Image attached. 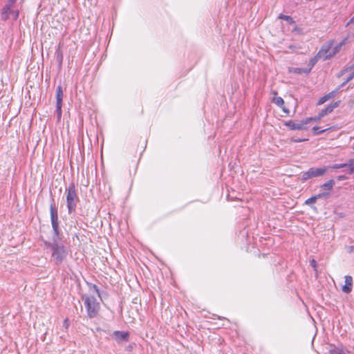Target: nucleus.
Returning <instances> with one entry per match:
<instances>
[{
  "label": "nucleus",
  "instance_id": "obj_1",
  "mask_svg": "<svg viewBox=\"0 0 354 354\" xmlns=\"http://www.w3.org/2000/svg\"><path fill=\"white\" fill-rule=\"evenodd\" d=\"M46 246L52 250V258L56 264L61 263L67 255L65 248L58 243H46Z\"/></svg>",
  "mask_w": 354,
  "mask_h": 354
},
{
  "label": "nucleus",
  "instance_id": "obj_2",
  "mask_svg": "<svg viewBox=\"0 0 354 354\" xmlns=\"http://www.w3.org/2000/svg\"><path fill=\"white\" fill-rule=\"evenodd\" d=\"M84 306L87 310L88 316L90 318L95 317L100 309V303L93 295H86L82 297Z\"/></svg>",
  "mask_w": 354,
  "mask_h": 354
},
{
  "label": "nucleus",
  "instance_id": "obj_3",
  "mask_svg": "<svg viewBox=\"0 0 354 354\" xmlns=\"http://www.w3.org/2000/svg\"><path fill=\"white\" fill-rule=\"evenodd\" d=\"M65 194L68 212L71 213L75 211L77 203L79 201L74 183H71L66 189Z\"/></svg>",
  "mask_w": 354,
  "mask_h": 354
},
{
  "label": "nucleus",
  "instance_id": "obj_4",
  "mask_svg": "<svg viewBox=\"0 0 354 354\" xmlns=\"http://www.w3.org/2000/svg\"><path fill=\"white\" fill-rule=\"evenodd\" d=\"M328 167H319V168H317V167L310 168L307 171L303 173L302 176H301V180L305 181L311 178L323 176L328 171Z\"/></svg>",
  "mask_w": 354,
  "mask_h": 354
},
{
  "label": "nucleus",
  "instance_id": "obj_5",
  "mask_svg": "<svg viewBox=\"0 0 354 354\" xmlns=\"http://www.w3.org/2000/svg\"><path fill=\"white\" fill-rule=\"evenodd\" d=\"M50 220H51L52 226H53L55 233L56 234H58V227H59L57 211L55 207L54 206V205H53V204L50 205Z\"/></svg>",
  "mask_w": 354,
  "mask_h": 354
},
{
  "label": "nucleus",
  "instance_id": "obj_6",
  "mask_svg": "<svg viewBox=\"0 0 354 354\" xmlns=\"http://www.w3.org/2000/svg\"><path fill=\"white\" fill-rule=\"evenodd\" d=\"M332 46L330 44L324 45L320 50L317 54V57H319L320 59H323L324 60H326L330 59V57H325V55H328L332 54Z\"/></svg>",
  "mask_w": 354,
  "mask_h": 354
},
{
  "label": "nucleus",
  "instance_id": "obj_7",
  "mask_svg": "<svg viewBox=\"0 0 354 354\" xmlns=\"http://www.w3.org/2000/svg\"><path fill=\"white\" fill-rule=\"evenodd\" d=\"M353 288V278L347 275L345 277V285L342 287V291L345 293L351 292Z\"/></svg>",
  "mask_w": 354,
  "mask_h": 354
},
{
  "label": "nucleus",
  "instance_id": "obj_8",
  "mask_svg": "<svg viewBox=\"0 0 354 354\" xmlns=\"http://www.w3.org/2000/svg\"><path fill=\"white\" fill-rule=\"evenodd\" d=\"M339 101L335 102L333 104L328 105L324 109L322 110L319 113V118H323L327 114L331 113L335 108L338 106Z\"/></svg>",
  "mask_w": 354,
  "mask_h": 354
},
{
  "label": "nucleus",
  "instance_id": "obj_9",
  "mask_svg": "<svg viewBox=\"0 0 354 354\" xmlns=\"http://www.w3.org/2000/svg\"><path fill=\"white\" fill-rule=\"evenodd\" d=\"M287 126L290 130H304L306 129V127H304V124L295 123V122L290 120L286 122L284 124Z\"/></svg>",
  "mask_w": 354,
  "mask_h": 354
},
{
  "label": "nucleus",
  "instance_id": "obj_10",
  "mask_svg": "<svg viewBox=\"0 0 354 354\" xmlns=\"http://www.w3.org/2000/svg\"><path fill=\"white\" fill-rule=\"evenodd\" d=\"M113 335L118 342H127L128 340L129 334L126 332L115 331Z\"/></svg>",
  "mask_w": 354,
  "mask_h": 354
},
{
  "label": "nucleus",
  "instance_id": "obj_11",
  "mask_svg": "<svg viewBox=\"0 0 354 354\" xmlns=\"http://www.w3.org/2000/svg\"><path fill=\"white\" fill-rule=\"evenodd\" d=\"M328 196V192H321L317 195L313 196L305 201L306 205L314 204L317 199L324 198Z\"/></svg>",
  "mask_w": 354,
  "mask_h": 354
},
{
  "label": "nucleus",
  "instance_id": "obj_12",
  "mask_svg": "<svg viewBox=\"0 0 354 354\" xmlns=\"http://www.w3.org/2000/svg\"><path fill=\"white\" fill-rule=\"evenodd\" d=\"M62 98H63V90L62 86L59 85L57 87L56 89V105H62Z\"/></svg>",
  "mask_w": 354,
  "mask_h": 354
},
{
  "label": "nucleus",
  "instance_id": "obj_13",
  "mask_svg": "<svg viewBox=\"0 0 354 354\" xmlns=\"http://www.w3.org/2000/svg\"><path fill=\"white\" fill-rule=\"evenodd\" d=\"M335 185V181L333 179H330L321 185V189L326 190V192H328L333 189V186Z\"/></svg>",
  "mask_w": 354,
  "mask_h": 354
},
{
  "label": "nucleus",
  "instance_id": "obj_14",
  "mask_svg": "<svg viewBox=\"0 0 354 354\" xmlns=\"http://www.w3.org/2000/svg\"><path fill=\"white\" fill-rule=\"evenodd\" d=\"M11 9L8 7H3L1 13V18L2 20L6 21L8 19L9 15H10Z\"/></svg>",
  "mask_w": 354,
  "mask_h": 354
},
{
  "label": "nucleus",
  "instance_id": "obj_15",
  "mask_svg": "<svg viewBox=\"0 0 354 354\" xmlns=\"http://www.w3.org/2000/svg\"><path fill=\"white\" fill-rule=\"evenodd\" d=\"M335 94V91H332V92L329 93L328 94L323 96L322 97H321L319 100L318 104H324V102L328 101L329 99H330L331 97H334Z\"/></svg>",
  "mask_w": 354,
  "mask_h": 354
},
{
  "label": "nucleus",
  "instance_id": "obj_16",
  "mask_svg": "<svg viewBox=\"0 0 354 354\" xmlns=\"http://www.w3.org/2000/svg\"><path fill=\"white\" fill-rule=\"evenodd\" d=\"M348 70L351 71V74L347 77L345 82H344L341 86H344L347 82H350L353 78L354 77V65L352 67H350L349 68H346L344 71H347Z\"/></svg>",
  "mask_w": 354,
  "mask_h": 354
},
{
  "label": "nucleus",
  "instance_id": "obj_17",
  "mask_svg": "<svg viewBox=\"0 0 354 354\" xmlns=\"http://www.w3.org/2000/svg\"><path fill=\"white\" fill-rule=\"evenodd\" d=\"M342 46V44L340 43L334 47L332 46V51H331L332 54L328 55V56L325 55V57H332L333 56H334L337 52H339Z\"/></svg>",
  "mask_w": 354,
  "mask_h": 354
},
{
  "label": "nucleus",
  "instance_id": "obj_18",
  "mask_svg": "<svg viewBox=\"0 0 354 354\" xmlns=\"http://www.w3.org/2000/svg\"><path fill=\"white\" fill-rule=\"evenodd\" d=\"M272 102L279 107H282L284 104V101L281 97H274Z\"/></svg>",
  "mask_w": 354,
  "mask_h": 354
},
{
  "label": "nucleus",
  "instance_id": "obj_19",
  "mask_svg": "<svg viewBox=\"0 0 354 354\" xmlns=\"http://www.w3.org/2000/svg\"><path fill=\"white\" fill-rule=\"evenodd\" d=\"M330 353V354H347L346 351L338 348L331 349Z\"/></svg>",
  "mask_w": 354,
  "mask_h": 354
},
{
  "label": "nucleus",
  "instance_id": "obj_20",
  "mask_svg": "<svg viewBox=\"0 0 354 354\" xmlns=\"http://www.w3.org/2000/svg\"><path fill=\"white\" fill-rule=\"evenodd\" d=\"M279 17V19L286 20L289 24L294 23V21H293L292 18L290 16L284 15H280Z\"/></svg>",
  "mask_w": 354,
  "mask_h": 354
},
{
  "label": "nucleus",
  "instance_id": "obj_21",
  "mask_svg": "<svg viewBox=\"0 0 354 354\" xmlns=\"http://www.w3.org/2000/svg\"><path fill=\"white\" fill-rule=\"evenodd\" d=\"M290 72H293L295 73H301L303 72H306V73L308 72V71H305L303 68H290Z\"/></svg>",
  "mask_w": 354,
  "mask_h": 354
},
{
  "label": "nucleus",
  "instance_id": "obj_22",
  "mask_svg": "<svg viewBox=\"0 0 354 354\" xmlns=\"http://www.w3.org/2000/svg\"><path fill=\"white\" fill-rule=\"evenodd\" d=\"M345 167H346V165H345V163H342V164H335V165H333L330 167H328V169L331 168L333 169H341V168H343Z\"/></svg>",
  "mask_w": 354,
  "mask_h": 354
},
{
  "label": "nucleus",
  "instance_id": "obj_23",
  "mask_svg": "<svg viewBox=\"0 0 354 354\" xmlns=\"http://www.w3.org/2000/svg\"><path fill=\"white\" fill-rule=\"evenodd\" d=\"M312 130H313V133H314L315 135H318V134H319V133H323V132L326 131L327 130V129H323V130H319V127H314L312 129Z\"/></svg>",
  "mask_w": 354,
  "mask_h": 354
},
{
  "label": "nucleus",
  "instance_id": "obj_24",
  "mask_svg": "<svg viewBox=\"0 0 354 354\" xmlns=\"http://www.w3.org/2000/svg\"><path fill=\"white\" fill-rule=\"evenodd\" d=\"M10 15H11L12 19L16 20L19 16L18 10H14V9L12 8L11 10Z\"/></svg>",
  "mask_w": 354,
  "mask_h": 354
},
{
  "label": "nucleus",
  "instance_id": "obj_25",
  "mask_svg": "<svg viewBox=\"0 0 354 354\" xmlns=\"http://www.w3.org/2000/svg\"><path fill=\"white\" fill-rule=\"evenodd\" d=\"M56 111L57 113V119L60 120L62 117V105H56Z\"/></svg>",
  "mask_w": 354,
  "mask_h": 354
},
{
  "label": "nucleus",
  "instance_id": "obj_26",
  "mask_svg": "<svg viewBox=\"0 0 354 354\" xmlns=\"http://www.w3.org/2000/svg\"><path fill=\"white\" fill-rule=\"evenodd\" d=\"M15 3V0H8L5 7H8L10 9H12Z\"/></svg>",
  "mask_w": 354,
  "mask_h": 354
},
{
  "label": "nucleus",
  "instance_id": "obj_27",
  "mask_svg": "<svg viewBox=\"0 0 354 354\" xmlns=\"http://www.w3.org/2000/svg\"><path fill=\"white\" fill-rule=\"evenodd\" d=\"M313 121V118H308L301 122V124H304V127H305V125L308 124L310 122Z\"/></svg>",
  "mask_w": 354,
  "mask_h": 354
},
{
  "label": "nucleus",
  "instance_id": "obj_28",
  "mask_svg": "<svg viewBox=\"0 0 354 354\" xmlns=\"http://www.w3.org/2000/svg\"><path fill=\"white\" fill-rule=\"evenodd\" d=\"M345 165H346V167L351 168L354 165V159H349Z\"/></svg>",
  "mask_w": 354,
  "mask_h": 354
},
{
  "label": "nucleus",
  "instance_id": "obj_29",
  "mask_svg": "<svg viewBox=\"0 0 354 354\" xmlns=\"http://www.w3.org/2000/svg\"><path fill=\"white\" fill-rule=\"evenodd\" d=\"M57 59H58L59 63H62V54L60 52L57 53Z\"/></svg>",
  "mask_w": 354,
  "mask_h": 354
},
{
  "label": "nucleus",
  "instance_id": "obj_30",
  "mask_svg": "<svg viewBox=\"0 0 354 354\" xmlns=\"http://www.w3.org/2000/svg\"><path fill=\"white\" fill-rule=\"evenodd\" d=\"M306 140H308V139L297 138V139H295V140H292V141L295 142H301L306 141Z\"/></svg>",
  "mask_w": 354,
  "mask_h": 354
},
{
  "label": "nucleus",
  "instance_id": "obj_31",
  "mask_svg": "<svg viewBox=\"0 0 354 354\" xmlns=\"http://www.w3.org/2000/svg\"><path fill=\"white\" fill-rule=\"evenodd\" d=\"M68 326H69L68 320V319H66L64 321V326L66 328H68Z\"/></svg>",
  "mask_w": 354,
  "mask_h": 354
},
{
  "label": "nucleus",
  "instance_id": "obj_32",
  "mask_svg": "<svg viewBox=\"0 0 354 354\" xmlns=\"http://www.w3.org/2000/svg\"><path fill=\"white\" fill-rule=\"evenodd\" d=\"M310 265L313 267V268H315L317 266V263H316V261L315 259H312L310 261Z\"/></svg>",
  "mask_w": 354,
  "mask_h": 354
},
{
  "label": "nucleus",
  "instance_id": "obj_33",
  "mask_svg": "<svg viewBox=\"0 0 354 354\" xmlns=\"http://www.w3.org/2000/svg\"><path fill=\"white\" fill-rule=\"evenodd\" d=\"M348 252L349 253L354 252V245L348 247Z\"/></svg>",
  "mask_w": 354,
  "mask_h": 354
},
{
  "label": "nucleus",
  "instance_id": "obj_34",
  "mask_svg": "<svg viewBox=\"0 0 354 354\" xmlns=\"http://www.w3.org/2000/svg\"><path fill=\"white\" fill-rule=\"evenodd\" d=\"M322 118H319V113L317 116L313 118V121L317 122L319 121Z\"/></svg>",
  "mask_w": 354,
  "mask_h": 354
},
{
  "label": "nucleus",
  "instance_id": "obj_35",
  "mask_svg": "<svg viewBox=\"0 0 354 354\" xmlns=\"http://www.w3.org/2000/svg\"><path fill=\"white\" fill-rule=\"evenodd\" d=\"M337 178H338V180H346L347 178H346V176H343V175H342V176H339L337 177Z\"/></svg>",
  "mask_w": 354,
  "mask_h": 354
},
{
  "label": "nucleus",
  "instance_id": "obj_36",
  "mask_svg": "<svg viewBox=\"0 0 354 354\" xmlns=\"http://www.w3.org/2000/svg\"><path fill=\"white\" fill-rule=\"evenodd\" d=\"M348 174H354V165L353 167H351V168H349Z\"/></svg>",
  "mask_w": 354,
  "mask_h": 354
},
{
  "label": "nucleus",
  "instance_id": "obj_37",
  "mask_svg": "<svg viewBox=\"0 0 354 354\" xmlns=\"http://www.w3.org/2000/svg\"><path fill=\"white\" fill-rule=\"evenodd\" d=\"M351 24H354V16L350 19L347 25H349Z\"/></svg>",
  "mask_w": 354,
  "mask_h": 354
},
{
  "label": "nucleus",
  "instance_id": "obj_38",
  "mask_svg": "<svg viewBox=\"0 0 354 354\" xmlns=\"http://www.w3.org/2000/svg\"><path fill=\"white\" fill-rule=\"evenodd\" d=\"M317 58H319V57L316 56L314 59H313L311 60V62L313 63V64H315V63L316 62Z\"/></svg>",
  "mask_w": 354,
  "mask_h": 354
},
{
  "label": "nucleus",
  "instance_id": "obj_39",
  "mask_svg": "<svg viewBox=\"0 0 354 354\" xmlns=\"http://www.w3.org/2000/svg\"><path fill=\"white\" fill-rule=\"evenodd\" d=\"M289 48H290V49H291V50H295V48H296V47H295V46H289Z\"/></svg>",
  "mask_w": 354,
  "mask_h": 354
},
{
  "label": "nucleus",
  "instance_id": "obj_40",
  "mask_svg": "<svg viewBox=\"0 0 354 354\" xmlns=\"http://www.w3.org/2000/svg\"><path fill=\"white\" fill-rule=\"evenodd\" d=\"M283 111L284 112H286V113H288V109H285V108H283Z\"/></svg>",
  "mask_w": 354,
  "mask_h": 354
},
{
  "label": "nucleus",
  "instance_id": "obj_41",
  "mask_svg": "<svg viewBox=\"0 0 354 354\" xmlns=\"http://www.w3.org/2000/svg\"><path fill=\"white\" fill-rule=\"evenodd\" d=\"M94 288H95V291L97 292V295L99 296V292H98V290L96 289V287L95 286Z\"/></svg>",
  "mask_w": 354,
  "mask_h": 354
},
{
  "label": "nucleus",
  "instance_id": "obj_42",
  "mask_svg": "<svg viewBox=\"0 0 354 354\" xmlns=\"http://www.w3.org/2000/svg\"><path fill=\"white\" fill-rule=\"evenodd\" d=\"M352 104L354 105V99L352 100Z\"/></svg>",
  "mask_w": 354,
  "mask_h": 354
}]
</instances>
